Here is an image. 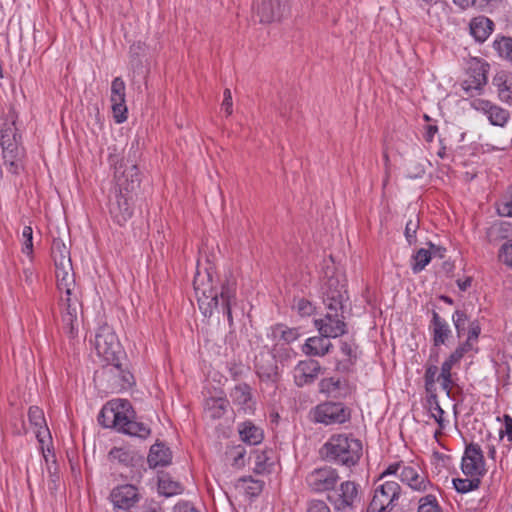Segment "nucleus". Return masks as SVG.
Masks as SVG:
<instances>
[{"instance_id":"ddd939ff","label":"nucleus","mask_w":512,"mask_h":512,"mask_svg":"<svg viewBox=\"0 0 512 512\" xmlns=\"http://www.w3.org/2000/svg\"><path fill=\"white\" fill-rule=\"evenodd\" d=\"M329 500L337 510H352L359 501L358 485L353 481L342 482L339 489L329 496Z\"/></svg>"},{"instance_id":"9b49d317","label":"nucleus","mask_w":512,"mask_h":512,"mask_svg":"<svg viewBox=\"0 0 512 512\" xmlns=\"http://www.w3.org/2000/svg\"><path fill=\"white\" fill-rule=\"evenodd\" d=\"M347 291L344 281L338 277L331 276L325 283L323 302L327 310L343 311V303L346 300Z\"/></svg>"},{"instance_id":"e2e57ef3","label":"nucleus","mask_w":512,"mask_h":512,"mask_svg":"<svg viewBox=\"0 0 512 512\" xmlns=\"http://www.w3.org/2000/svg\"><path fill=\"white\" fill-rule=\"evenodd\" d=\"M174 512H196V510L191 503L180 502L174 507Z\"/></svg>"},{"instance_id":"37998d69","label":"nucleus","mask_w":512,"mask_h":512,"mask_svg":"<svg viewBox=\"0 0 512 512\" xmlns=\"http://www.w3.org/2000/svg\"><path fill=\"white\" fill-rule=\"evenodd\" d=\"M497 213L502 217H512V186L508 188L497 205Z\"/></svg>"},{"instance_id":"680f3d73","label":"nucleus","mask_w":512,"mask_h":512,"mask_svg":"<svg viewBox=\"0 0 512 512\" xmlns=\"http://www.w3.org/2000/svg\"><path fill=\"white\" fill-rule=\"evenodd\" d=\"M463 348H456L450 356L447 358V360L452 363L453 365L458 364L461 359L463 358Z\"/></svg>"},{"instance_id":"09e8293b","label":"nucleus","mask_w":512,"mask_h":512,"mask_svg":"<svg viewBox=\"0 0 512 512\" xmlns=\"http://www.w3.org/2000/svg\"><path fill=\"white\" fill-rule=\"evenodd\" d=\"M23 248L22 251L27 256L33 253V230L30 226H25L22 231Z\"/></svg>"},{"instance_id":"a211bd4d","label":"nucleus","mask_w":512,"mask_h":512,"mask_svg":"<svg viewBox=\"0 0 512 512\" xmlns=\"http://www.w3.org/2000/svg\"><path fill=\"white\" fill-rule=\"evenodd\" d=\"M320 371L321 365L316 360L299 361L293 370L294 382L298 387L312 384L318 378Z\"/></svg>"},{"instance_id":"f3484780","label":"nucleus","mask_w":512,"mask_h":512,"mask_svg":"<svg viewBox=\"0 0 512 512\" xmlns=\"http://www.w3.org/2000/svg\"><path fill=\"white\" fill-rule=\"evenodd\" d=\"M255 369L262 381L276 383L279 378L276 357L269 351L261 352L255 357Z\"/></svg>"},{"instance_id":"8fccbe9b","label":"nucleus","mask_w":512,"mask_h":512,"mask_svg":"<svg viewBox=\"0 0 512 512\" xmlns=\"http://www.w3.org/2000/svg\"><path fill=\"white\" fill-rule=\"evenodd\" d=\"M498 259L503 264L512 267V240L501 245L498 252Z\"/></svg>"},{"instance_id":"13d9d810","label":"nucleus","mask_w":512,"mask_h":512,"mask_svg":"<svg viewBox=\"0 0 512 512\" xmlns=\"http://www.w3.org/2000/svg\"><path fill=\"white\" fill-rule=\"evenodd\" d=\"M480 332H481V327H480L478 321H473L469 325L467 338H469V340L476 341L479 337Z\"/></svg>"},{"instance_id":"69168bd1","label":"nucleus","mask_w":512,"mask_h":512,"mask_svg":"<svg viewBox=\"0 0 512 512\" xmlns=\"http://www.w3.org/2000/svg\"><path fill=\"white\" fill-rule=\"evenodd\" d=\"M487 82V78L484 73H478L475 77V85L474 86H468L466 89L475 88V89H481L482 86H484Z\"/></svg>"},{"instance_id":"0e129e2a","label":"nucleus","mask_w":512,"mask_h":512,"mask_svg":"<svg viewBox=\"0 0 512 512\" xmlns=\"http://www.w3.org/2000/svg\"><path fill=\"white\" fill-rule=\"evenodd\" d=\"M438 132V127L436 125H427L426 131L424 134V139L427 142H432L435 134Z\"/></svg>"},{"instance_id":"79ce46f5","label":"nucleus","mask_w":512,"mask_h":512,"mask_svg":"<svg viewBox=\"0 0 512 512\" xmlns=\"http://www.w3.org/2000/svg\"><path fill=\"white\" fill-rule=\"evenodd\" d=\"M108 456L112 462H118L124 465L130 464L134 459L132 452L121 447L111 449Z\"/></svg>"},{"instance_id":"a18cd8bd","label":"nucleus","mask_w":512,"mask_h":512,"mask_svg":"<svg viewBox=\"0 0 512 512\" xmlns=\"http://www.w3.org/2000/svg\"><path fill=\"white\" fill-rule=\"evenodd\" d=\"M293 309H295L301 316H310L315 311L314 305L305 298H295Z\"/></svg>"},{"instance_id":"4be33fe9","label":"nucleus","mask_w":512,"mask_h":512,"mask_svg":"<svg viewBox=\"0 0 512 512\" xmlns=\"http://www.w3.org/2000/svg\"><path fill=\"white\" fill-rule=\"evenodd\" d=\"M332 348L333 344L330 338L320 334L319 336L306 339L305 343L302 345V352L307 356L323 357L327 355Z\"/></svg>"},{"instance_id":"6ab92c4d","label":"nucleus","mask_w":512,"mask_h":512,"mask_svg":"<svg viewBox=\"0 0 512 512\" xmlns=\"http://www.w3.org/2000/svg\"><path fill=\"white\" fill-rule=\"evenodd\" d=\"M473 106L476 110L484 113L489 122L494 126L503 127L509 120L510 114L506 109L488 100H476L474 101Z\"/></svg>"},{"instance_id":"473e14b6","label":"nucleus","mask_w":512,"mask_h":512,"mask_svg":"<svg viewBox=\"0 0 512 512\" xmlns=\"http://www.w3.org/2000/svg\"><path fill=\"white\" fill-rule=\"evenodd\" d=\"M182 486L173 480L169 474H162L158 478V491L165 497H171L182 493Z\"/></svg>"},{"instance_id":"dca6fc26","label":"nucleus","mask_w":512,"mask_h":512,"mask_svg":"<svg viewBox=\"0 0 512 512\" xmlns=\"http://www.w3.org/2000/svg\"><path fill=\"white\" fill-rule=\"evenodd\" d=\"M400 479L417 492L425 493L435 490L431 481L419 468L404 466L400 473Z\"/></svg>"},{"instance_id":"49530a36","label":"nucleus","mask_w":512,"mask_h":512,"mask_svg":"<svg viewBox=\"0 0 512 512\" xmlns=\"http://www.w3.org/2000/svg\"><path fill=\"white\" fill-rule=\"evenodd\" d=\"M420 221L418 217H415V219H410L407 221L405 226V238L407 242L412 245L417 242L416 233L419 229Z\"/></svg>"},{"instance_id":"4d7b16f0","label":"nucleus","mask_w":512,"mask_h":512,"mask_svg":"<svg viewBox=\"0 0 512 512\" xmlns=\"http://www.w3.org/2000/svg\"><path fill=\"white\" fill-rule=\"evenodd\" d=\"M307 512H330V509L324 501L316 500L309 503Z\"/></svg>"},{"instance_id":"bf43d9fd","label":"nucleus","mask_w":512,"mask_h":512,"mask_svg":"<svg viewBox=\"0 0 512 512\" xmlns=\"http://www.w3.org/2000/svg\"><path fill=\"white\" fill-rule=\"evenodd\" d=\"M222 108L225 110L227 115L232 113V96L231 91L229 89H225L224 91V99L222 102Z\"/></svg>"},{"instance_id":"bb28decb","label":"nucleus","mask_w":512,"mask_h":512,"mask_svg":"<svg viewBox=\"0 0 512 512\" xmlns=\"http://www.w3.org/2000/svg\"><path fill=\"white\" fill-rule=\"evenodd\" d=\"M147 462L150 468L167 466L171 462V452L163 444H154L151 446Z\"/></svg>"},{"instance_id":"e433bc0d","label":"nucleus","mask_w":512,"mask_h":512,"mask_svg":"<svg viewBox=\"0 0 512 512\" xmlns=\"http://www.w3.org/2000/svg\"><path fill=\"white\" fill-rule=\"evenodd\" d=\"M342 382L339 378H324L319 383V390L327 396L336 397L341 389Z\"/></svg>"},{"instance_id":"f03ea898","label":"nucleus","mask_w":512,"mask_h":512,"mask_svg":"<svg viewBox=\"0 0 512 512\" xmlns=\"http://www.w3.org/2000/svg\"><path fill=\"white\" fill-rule=\"evenodd\" d=\"M194 290L197 296L199 309L205 317H211L216 311L227 316L229 326L233 325L232 306L236 301V282L227 279L220 292L214 290L210 284H205L200 274L194 278Z\"/></svg>"},{"instance_id":"a19ab883","label":"nucleus","mask_w":512,"mask_h":512,"mask_svg":"<svg viewBox=\"0 0 512 512\" xmlns=\"http://www.w3.org/2000/svg\"><path fill=\"white\" fill-rule=\"evenodd\" d=\"M453 364L450 363L447 359L442 363L441 372L437 377V381H441V387L446 393L449 395L451 391L452 385V374L451 370L453 368Z\"/></svg>"},{"instance_id":"603ef678","label":"nucleus","mask_w":512,"mask_h":512,"mask_svg":"<svg viewBox=\"0 0 512 512\" xmlns=\"http://www.w3.org/2000/svg\"><path fill=\"white\" fill-rule=\"evenodd\" d=\"M340 350L350 364H353L357 358V347L354 342H341Z\"/></svg>"},{"instance_id":"2eb2a0df","label":"nucleus","mask_w":512,"mask_h":512,"mask_svg":"<svg viewBox=\"0 0 512 512\" xmlns=\"http://www.w3.org/2000/svg\"><path fill=\"white\" fill-rule=\"evenodd\" d=\"M289 11V0H262L258 5L257 15L261 23L280 20Z\"/></svg>"},{"instance_id":"0eeeda50","label":"nucleus","mask_w":512,"mask_h":512,"mask_svg":"<svg viewBox=\"0 0 512 512\" xmlns=\"http://www.w3.org/2000/svg\"><path fill=\"white\" fill-rule=\"evenodd\" d=\"M351 413V409L343 403L332 401L320 403L311 411L313 421L326 426L350 421Z\"/></svg>"},{"instance_id":"20e7f679","label":"nucleus","mask_w":512,"mask_h":512,"mask_svg":"<svg viewBox=\"0 0 512 512\" xmlns=\"http://www.w3.org/2000/svg\"><path fill=\"white\" fill-rule=\"evenodd\" d=\"M362 450V442L348 434L331 436L322 448L326 459L347 467L359 462Z\"/></svg>"},{"instance_id":"aec40b11","label":"nucleus","mask_w":512,"mask_h":512,"mask_svg":"<svg viewBox=\"0 0 512 512\" xmlns=\"http://www.w3.org/2000/svg\"><path fill=\"white\" fill-rule=\"evenodd\" d=\"M110 498L115 507L127 510L139 501V494L134 485L125 484L114 488Z\"/></svg>"},{"instance_id":"393cba45","label":"nucleus","mask_w":512,"mask_h":512,"mask_svg":"<svg viewBox=\"0 0 512 512\" xmlns=\"http://www.w3.org/2000/svg\"><path fill=\"white\" fill-rule=\"evenodd\" d=\"M470 34L480 43L487 40L494 30V22L485 16H478L471 20Z\"/></svg>"},{"instance_id":"1a4fd4ad","label":"nucleus","mask_w":512,"mask_h":512,"mask_svg":"<svg viewBox=\"0 0 512 512\" xmlns=\"http://www.w3.org/2000/svg\"><path fill=\"white\" fill-rule=\"evenodd\" d=\"M461 469L469 477H482L485 475V460L479 444L470 443L466 446L461 461Z\"/></svg>"},{"instance_id":"5701e85b","label":"nucleus","mask_w":512,"mask_h":512,"mask_svg":"<svg viewBox=\"0 0 512 512\" xmlns=\"http://www.w3.org/2000/svg\"><path fill=\"white\" fill-rule=\"evenodd\" d=\"M429 328L432 333L433 344L436 347L445 345L452 336L449 324L436 311H433Z\"/></svg>"},{"instance_id":"ea45409f","label":"nucleus","mask_w":512,"mask_h":512,"mask_svg":"<svg viewBox=\"0 0 512 512\" xmlns=\"http://www.w3.org/2000/svg\"><path fill=\"white\" fill-rule=\"evenodd\" d=\"M52 256L55 265L62 264L64 261L71 263L69 251L61 240H54L52 244Z\"/></svg>"},{"instance_id":"4468645a","label":"nucleus","mask_w":512,"mask_h":512,"mask_svg":"<svg viewBox=\"0 0 512 512\" xmlns=\"http://www.w3.org/2000/svg\"><path fill=\"white\" fill-rule=\"evenodd\" d=\"M131 200L130 193H123L122 190L116 191L114 198L110 200V215L120 226L124 225L133 215Z\"/></svg>"},{"instance_id":"9d476101","label":"nucleus","mask_w":512,"mask_h":512,"mask_svg":"<svg viewBox=\"0 0 512 512\" xmlns=\"http://www.w3.org/2000/svg\"><path fill=\"white\" fill-rule=\"evenodd\" d=\"M314 326L319 334L328 338H337L347 333L343 311L328 310L323 318L315 319Z\"/></svg>"},{"instance_id":"f704fd0d","label":"nucleus","mask_w":512,"mask_h":512,"mask_svg":"<svg viewBox=\"0 0 512 512\" xmlns=\"http://www.w3.org/2000/svg\"><path fill=\"white\" fill-rule=\"evenodd\" d=\"M419 499L417 512H443L437 497L431 491Z\"/></svg>"},{"instance_id":"338daca9","label":"nucleus","mask_w":512,"mask_h":512,"mask_svg":"<svg viewBox=\"0 0 512 512\" xmlns=\"http://www.w3.org/2000/svg\"><path fill=\"white\" fill-rule=\"evenodd\" d=\"M143 512H163V509L157 502H150L143 507Z\"/></svg>"},{"instance_id":"2f4dec72","label":"nucleus","mask_w":512,"mask_h":512,"mask_svg":"<svg viewBox=\"0 0 512 512\" xmlns=\"http://www.w3.org/2000/svg\"><path fill=\"white\" fill-rule=\"evenodd\" d=\"M28 419L31 425L35 427L37 438L40 442H43L42 433H48L43 411L37 406H31L28 411Z\"/></svg>"},{"instance_id":"c9c22d12","label":"nucleus","mask_w":512,"mask_h":512,"mask_svg":"<svg viewBox=\"0 0 512 512\" xmlns=\"http://www.w3.org/2000/svg\"><path fill=\"white\" fill-rule=\"evenodd\" d=\"M498 54L512 64V37L502 36L493 42Z\"/></svg>"},{"instance_id":"6e6552de","label":"nucleus","mask_w":512,"mask_h":512,"mask_svg":"<svg viewBox=\"0 0 512 512\" xmlns=\"http://www.w3.org/2000/svg\"><path fill=\"white\" fill-rule=\"evenodd\" d=\"M401 487L396 481H386L374 489L367 512H391L398 503Z\"/></svg>"},{"instance_id":"3c124183","label":"nucleus","mask_w":512,"mask_h":512,"mask_svg":"<svg viewBox=\"0 0 512 512\" xmlns=\"http://www.w3.org/2000/svg\"><path fill=\"white\" fill-rule=\"evenodd\" d=\"M452 320L458 337H461L466 329V322L468 321L466 313L462 310H456L452 316Z\"/></svg>"},{"instance_id":"423d86ee","label":"nucleus","mask_w":512,"mask_h":512,"mask_svg":"<svg viewBox=\"0 0 512 512\" xmlns=\"http://www.w3.org/2000/svg\"><path fill=\"white\" fill-rule=\"evenodd\" d=\"M94 347L97 355L108 365L116 363L123 355L121 344L113 329L108 325H103L97 330Z\"/></svg>"},{"instance_id":"864d4df0","label":"nucleus","mask_w":512,"mask_h":512,"mask_svg":"<svg viewBox=\"0 0 512 512\" xmlns=\"http://www.w3.org/2000/svg\"><path fill=\"white\" fill-rule=\"evenodd\" d=\"M113 116L116 123H123L127 119V107L125 101L111 102Z\"/></svg>"},{"instance_id":"a878e982","label":"nucleus","mask_w":512,"mask_h":512,"mask_svg":"<svg viewBox=\"0 0 512 512\" xmlns=\"http://www.w3.org/2000/svg\"><path fill=\"white\" fill-rule=\"evenodd\" d=\"M500 101L512 106V73L499 72L493 78Z\"/></svg>"},{"instance_id":"c85d7f7f","label":"nucleus","mask_w":512,"mask_h":512,"mask_svg":"<svg viewBox=\"0 0 512 512\" xmlns=\"http://www.w3.org/2000/svg\"><path fill=\"white\" fill-rule=\"evenodd\" d=\"M427 403L430 417L433 418L439 426V429L435 431V437H437L442 434V431L447 426V421L444 419L445 412L441 408L436 394H431L427 399Z\"/></svg>"},{"instance_id":"c756f323","label":"nucleus","mask_w":512,"mask_h":512,"mask_svg":"<svg viewBox=\"0 0 512 512\" xmlns=\"http://www.w3.org/2000/svg\"><path fill=\"white\" fill-rule=\"evenodd\" d=\"M239 434L245 443L257 445L263 440V431L252 422L247 421L239 426Z\"/></svg>"},{"instance_id":"39448f33","label":"nucleus","mask_w":512,"mask_h":512,"mask_svg":"<svg viewBox=\"0 0 512 512\" xmlns=\"http://www.w3.org/2000/svg\"><path fill=\"white\" fill-rule=\"evenodd\" d=\"M15 125L14 112H10L7 120L0 126V144L2 155L7 170L12 174H18L22 168L24 149L21 147V135L18 134Z\"/></svg>"},{"instance_id":"de8ad7c7","label":"nucleus","mask_w":512,"mask_h":512,"mask_svg":"<svg viewBox=\"0 0 512 512\" xmlns=\"http://www.w3.org/2000/svg\"><path fill=\"white\" fill-rule=\"evenodd\" d=\"M230 455L232 457V466L240 469L245 465V455L246 451L245 448L238 445L236 447H233L230 451Z\"/></svg>"},{"instance_id":"b1692460","label":"nucleus","mask_w":512,"mask_h":512,"mask_svg":"<svg viewBox=\"0 0 512 512\" xmlns=\"http://www.w3.org/2000/svg\"><path fill=\"white\" fill-rule=\"evenodd\" d=\"M119 170H116L115 176L120 187L119 190H124L127 193L133 192L140 185V172L136 165H131L118 175Z\"/></svg>"},{"instance_id":"7c9ffc66","label":"nucleus","mask_w":512,"mask_h":512,"mask_svg":"<svg viewBox=\"0 0 512 512\" xmlns=\"http://www.w3.org/2000/svg\"><path fill=\"white\" fill-rule=\"evenodd\" d=\"M271 335L277 342L282 341L285 344H290L300 337V332L298 328L277 324L272 328Z\"/></svg>"},{"instance_id":"052dcab7","label":"nucleus","mask_w":512,"mask_h":512,"mask_svg":"<svg viewBox=\"0 0 512 512\" xmlns=\"http://www.w3.org/2000/svg\"><path fill=\"white\" fill-rule=\"evenodd\" d=\"M504 424L505 430L500 431V436L502 437L505 434L507 439L512 442V418L509 415H504Z\"/></svg>"},{"instance_id":"4c0bfd02","label":"nucleus","mask_w":512,"mask_h":512,"mask_svg":"<svg viewBox=\"0 0 512 512\" xmlns=\"http://www.w3.org/2000/svg\"><path fill=\"white\" fill-rule=\"evenodd\" d=\"M481 483L480 477H470V478H456L453 479V485L457 492L459 493H467L479 488Z\"/></svg>"},{"instance_id":"6e6d98bb","label":"nucleus","mask_w":512,"mask_h":512,"mask_svg":"<svg viewBox=\"0 0 512 512\" xmlns=\"http://www.w3.org/2000/svg\"><path fill=\"white\" fill-rule=\"evenodd\" d=\"M268 456L266 452H256L255 453V472L263 473L266 470V461L268 460Z\"/></svg>"},{"instance_id":"58836bf2","label":"nucleus","mask_w":512,"mask_h":512,"mask_svg":"<svg viewBox=\"0 0 512 512\" xmlns=\"http://www.w3.org/2000/svg\"><path fill=\"white\" fill-rule=\"evenodd\" d=\"M432 253L424 248L419 249L412 256V270L414 273L421 272L431 260Z\"/></svg>"},{"instance_id":"774afa93","label":"nucleus","mask_w":512,"mask_h":512,"mask_svg":"<svg viewBox=\"0 0 512 512\" xmlns=\"http://www.w3.org/2000/svg\"><path fill=\"white\" fill-rule=\"evenodd\" d=\"M454 4L459 6L462 9L469 8L473 6L476 0H453Z\"/></svg>"},{"instance_id":"72a5a7b5","label":"nucleus","mask_w":512,"mask_h":512,"mask_svg":"<svg viewBox=\"0 0 512 512\" xmlns=\"http://www.w3.org/2000/svg\"><path fill=\"white\" fill-rule=\"evenodd\" d=\"M228 400L224 398H208L205 402V409L209 416L213 419L221 418L228 407Z\"/></svg>"},{"instance_id":"cd10ccee","label":"nucleus","mask_w":512,"mask_h":512,"mask_svg":"<svg viewBox=\"0 0 512 512\" xmlns=\"http://www.w3.org/2000/svg\"><path fill=\"white\" fill-rule=\"evenodd\" d=\"M103 374L107 376H115L119 378V385L122 389L131 387L134 383V377L129 372L121 367L120 360L116 363H111L104 368Z\"/></svg>"},{"instance_id":"f8f14e48","label":"nucleus","mask_w":512,"mask_h":512,"mask_svg":"<svg viewBox=\"0 0 512 512\" xmlns=\"http://www.w3.org/2000/svg\"><path fill=\"white\" fill-rule=\"evenodd\" d=\"M339 480L336 469L332 467H322L313 470L306 477V483L314 492H325L334 489Z\"/></svg>"},{"instance_id":"7ed1b4c3","label":"nucleus","mask_w":512,"mask_h":512,"mask_svg":"<svg viewBox=\"0 0 512 512\" xmlns=\"http://www.w3.org/2000/svg\"><path fill=\"white\" fill-rule=\"evenodd\" d=\"M134 415L135 412L128 400L115 399L103 406L98 422L105 428H113L130 436L147 438L151 433L150 428L142 422L134 421Z\"/></svg>"},{"instance_id":"c03bdc74","label":"nucleus","mask_w":512,"mask_h":512,"mask_svg":"<svg viewBox=\"0 0 512 512\" xmlns=\"http://www.w3.org/2000/svg\"><path fill=\"white\" fill-rule=\"evenodd\" d=\"M110 101H125V83L121 77L114 78L111 83Z\"/></svg>"},{"instance_id":"5fc2aeb1","label":"nucleus","mask_w":512,"mask_h":512,"mask_svg":"<svg viewBox=\"0 0 512 512\" xmlns=\"http://www.w3.org/2000/svg\"><path fill=\"white\" fill-rule=\"evenodd\" d=\"M438 367L436 365H431L429 367H427L426 371H425V386H426V389L427 391H430L436 380H437V374H438Z\"/></svg>"},{"instance_id":"412c9836","label":"nucleus","mask_w":512,"mask_h":512,"mask_svg":"<svg viewBox=\"0 0 512 512\" xmlns=\"http://www.w3.org/2000/svg\"><path fill=\"white\" fill-rule=\"evenodd\" d=\"M230 398L234 405L238 406L247 414H252L255 410V401L252 396V389L246 383L236 385L230 392Z\"/></svg>"},{"instance_id":"f257e3e1","label":"nucleus","mask_w":512,"mask_h":512,"mask_svg":"<svg viewBox=\"0 0 512 512\" xmlns=\"http://www.w3.org/2000/svg\"><path fill=\"white\" fill-rule=\"evenodd\" d=\"M57 288L60 293L59 306L62 322L67 334L73 338L78 331V312L81 307L72 263L64 261L55 265Z\"/></svg>"}]
</instances>
